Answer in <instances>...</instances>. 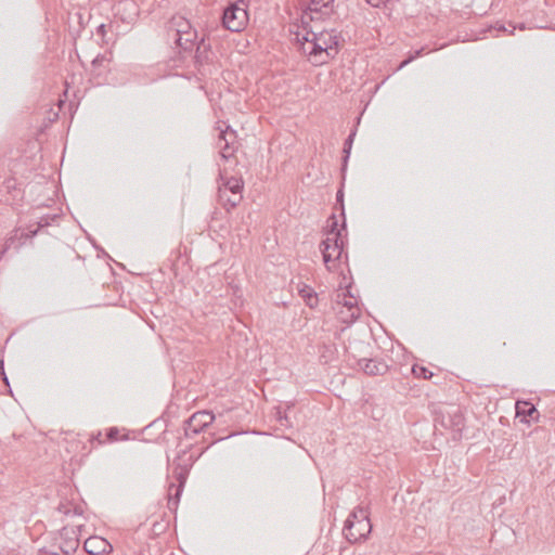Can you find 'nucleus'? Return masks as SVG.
Returning a JSON list of instances; mask_svg holds the SVG:
<instances>
[{"label":"nucleus","mask_w":555,"mask_h":555,"mask_svg":"<svg viewBox=\"0 0 555 555\" xmlns=\"http://www.w3.org/2000/svg\"><path fill=\"white\" fill-rule=\"evenodd\" d=\"M294 35L301 43L302 52L315 66L325 64L338 53L340 34L335 29L313 30L308 29V25H302L301 29L294 31Z\"/></svg>","instance_id":"obj_1"},{"label":"nucleus","mask_w":555,"mask_h":555,"mask_svg":"<svg viewBox=\"0 0 555 555\" xmlns=\"http://www.w3.org/2000/svg\"><path fill=\"white\" fill-rule=\"evenodd\" d=\"M14 243V238L10 237L7 242L2 250H0V258L7 253V250L11 247V245Z\"/></svg>","instance_id":"obj_27"},{"label":"nucleus","mask_w":555,"mask_h":555,"mask_svg":"<svg viewBox=\"0 0 555 555\" xmlns=\"http://www.w3.org/2000/svg\"><path fill=\"white\" fill-rule=\"evenodd\" d=\"M276 416H278V421L280 422V424H281L282 426H286V427L291 426V423H289V421H288V418H287V416H286V414H285V413H282V412L279 410V411L276 412Z\"/></svg>","instance_id":"obj_24"},{"label":"nucleus","mask_w":555,"mask_h":555,"mask_svg":"<svg viewBox=\"0 0 555 555\" xmlns=\"http://www.w3.org/2000/svg\"><path fill=\"white\" fill-rule=\"evenodd\" d=\"M371 5L378 7L383 0H366Z\"/></svg>","instance_id":"obj_29"},{"label":"nucleus","mask_w":555,"mask_h":555,"mask_svg":"<svg viewBox=\"0 0 555 555\" xmlns=\"http://www.w3.org/2000/svg\"><path fill=\"white\" fill-rule=\"evenodd\" d=\"M173 474H175V477L178 480L179 485L178 486H175L173 483L170 485L169 491H171V489H173V488L176 490L173 495L171 494V492H169L168 506L170 509L176 508L178 506L180 495L182 493L184 483L186 481L189 469L186 466L178 465L173 469Z\"/></svg>","instance_id":"obj_8"},{"label":"nucleus","mask_w":555,"mask_h":555,"mask_svg":"<svg viewBox=\"0 0 555 555\" xmlns=\"http://www.w3.org/2000/svg\"><path fill=\"white\" fill-rule=\"evenodd\" d=\"M330 221H331V223L328 224V228H330L328 235H332V237H335L336 233H339L341 235V230H338V228H337L338 222L334 215L330 218Z\"/></svg>","instance_id":"obj_22"},{"label":"nucleus","mask_w":555,"mask_h":555,"mask_svg":"<svg viewBox=\"0 0 555 555\" xmlns=\"http://www.w3.org/2000/svg\"><path fill=\"white\" fill-rule=\"evenodd\" d=\"M243 185L244 183L241 178L231 177L219 186V190H227L231 194L233 192L242 194Z\"/></svg>","instance_id":"obj_14"},{"label":"nucleus","mask_w":555,"mask_h":555,"mask_svg":"<svg viewBox=\"0 0 555 555\" xmlns=\"http://www.w3.org/2000/svg\"><path fill=\"white\" fill-rule=\"evenodd\" d=\"M356 132L357 130L353 129L350 134L348 135V138L346 139L345 143H344V165L347 164L348 162V158L350 156V152H351V147H352V143H353V140H354V137H356Z\"/></svg>","instance_id":"obj_19"},{"label":"nucleus","mask_w":555,"mask_h":555,"mask_svg":"<svg viewBox=\"0 0 555 555\" xmlns=\"http://www.w3.org/2000/svg\"><path fill=\"white\" fill-rule=\"evenodd\" d=\"M344 193L341 190H339L336 194V199L338 203H340L341 206V216L345 218V210H344V203H343ZM346 229V221H343L341 230Z\"/></svg>","instance_id":"obj_23"},{"label":"nucleus","mask_w":555,"mask_h":555,"mask_svg":"<svg viewBox=\"0 0 555 555\" xmlns=\"http://www.w3.org/2000/svg\"><path fill=\"white\" fill-rule=\"evenodd\" d=\"M196 39L197 33L195 30H191L185 34L177 35L175 41L183 51H192L194 46H196V51L198 52L201 44L196 42Z\"/></svg>","instance_id":"obj_11"},{"label":"nucleus","mask_w":555,"mask_h":555,"mask_svg":"<svg viewBox=\"0 0 555 555\" xmlns=\"http://www.w3.org/2000/svg\"><path fill=\"white\" fill-rule=\"evenodd\" d=\"M117 436H118V429L115 428V427H112L108 429L107 431V438L109 440H116L117 439Z\"/></svg>","instance_id":"obj_26"},{"label":"nucleus","mask_w":555,"mask_h":555,"mask_svg":"<svg viewBox=\"0 0 555 555\" xmlns=\"http://www.w3.org/2000/svg\"><path fill=\"white\" fill-rule=\"evenodd\" d=\"M320 250L323 255V261L326 268L334 270L344 251V243L340 238V234L336 233L335 237L328 236L326 240H323L320 244Z\"/></svg>","instance_id":"obj_5"},{"label":"nucleus","mask_w":555,"mask_h":555,"mask_svg":"<svg viewBox=\"0 0 555 555\" xmlns=\"http://www.w3.org/2000/svg\"><path fill=\"white\" fill-rule=\"evenodd\" d=\"M371 531L372 525L367 508L362 506L356 507L344 525L343 533L346 540L352 544L364 541Z\"/></svg>","instance_id":"obj_2"},{"label":"nucleus","mask_w":555,"mask_h":555,"mask_svg":"<svg viewBox=\"0 0 555 555\" xmlns=\"http://www.w3.org/2000/svg\"><path fill=\"white\" fill-rule=\"evenodd\" d=\"M413 373L416 375V376H423L425 379H429L431 376H433V373L430 371H428L426 367L424 366H417V365H414L413 366Z\"/></svg>","instance_id":"obj_21"},{"label":"nucleus","mask_w":555,"mask_h":555,"mask_svg":"<svg viewBox=\"0 0 555 555\" xmlns=\"http://www.w3.org/2000/svg\"><path fill=\"white\" fill-rule=\"evenodd\" d=\"M334 0H311L301 16L302 25H309V21L321 20L333 11Z\"/></svg>","instance_id":"obj_7"},{"label":"nucleus","mask_w":555,"mask_h":555,"mask_svg":"<svg viewBox=\"0 0 555 555\" xmlns=\"http://www.w3.org/2000/svg\"><path fill=\"white\" fill-rule=\"evenodd\" d=\"M59 218L57 215H47L39 218L37 221V228L35 230H29L27 236L34 237L38 231L42 228H46L51 224V222L55 221Z\"/></svg>","instance_id":"obj_18"},{"label":"nucleus","mask_w":555,"mask_h":555,"mask_svg":"<svg viewBox=\"0 0 555 555\" xmlns=\"http://www.w3.org/2000/svg\"><path fill=\"white\" fill-rule=\"evenodd\" d=\"M422 51H423V49H421V50H416V51H415V53H414V55H411L409 59L404 60V61L400 64L399 68H403L406 64H409V63H410L411 61H413L415 57L420 56V55L422 54Z\"/></svg>","instance_id":"obj_25"},{"label":"nucleus","mask_w":555,"mask_h":555,"mask_svg":"<svg viewBox=\"0 0 555 555\" xmlns=\"http://www.w3.org/2000/svg\"><path fill=\"white\" fill-rule=\"evenodd\" d=\"M243 198L241 193H229L227 190H218V199L220 205L228 211L236 207Z\"/></svg>","instance_id":"obj_12"},{"label":"nucleus","mask_w":555,"mask_h":555,"mask_svg":"<svg viewBox=\"0 0 555 555\" xmlns=\"http://www.w3.org/2000/svg\"><path fill=\"white\" fill-rule=\"evenodd\" d=\"M215 420V415L210 411H198L192 414L185 421V436L192 438L193 436L199 434L207 426H209Z\"/></svg>","instance_id":"obj_6"},{"label":"nucleus","mask_w":555,"mask_h":555,"mask_svg":"<svg viewBox=\"0 0 555 555\" xmlns=\"http://www.w3.org/2000/svg\"><path fill=\"white\" fill-rule=\"evenodd\" d=\"M358 365L365 374L372 376L383 375L388 371V365L377 359H360Z\"/></svg>","instance_id":"obj_10"},{"label":"nucleus","mask_w":555,"mask_h":555,"mask_svg":"<svg viewBox=\"0 0 555 555\" xmlns=\"http://www.w3.org/2000/svg\"><path fill=\"white\" fill-rule=\"evenodd\" d=\"M435 425L452 430L454 439L461 437L464 428V415L461 408L451 404L440 409L435 417Z\"/></svg>","instance_id":"obj_4"},{"label":"nucleus","mask_w":555,"mask_h":555,"mask_svg":"<svg viewBox=\"0 0 555 555\" xmlns=\"http://www.w3.org/2000/svg\"><path fill=\"white\" fill-rule=\"evenodd\" d=\"M79 545V541L77 539H72L66 542L65 545H60V552H41L39 555H72L73 552L77 550Z\"/></svg>","instance_id":"obj_15"},{"label":"nucleus","mask_w":555,"mask_h":555,"mask_svg":"<svg viewBox=\"0 0 555 555\" xmlns=\"http://www.w3.org/2000/svg\"><path fill=\"white\" fill-rule=\"evenodd\" d=\"M299 294L301 298L305 300L306 305L310 308H314L318 305V295L309 286H304Z\"/></svg>","instance_id":"obj_17"},{"label":"nucleus","mask_w":555,"mask_h":555,"mask_svg":"<svg viewBox=\"0 0 555 555\" xmlns=\"http://www.w3.org/2000/svg\"><path fill=\"white\" fill-rule=\"evenodd\" d=\"M235 138L234 131H229V128L225 131H221L219 135V146L220 154L224 159H229L234 150L230 146V140Z\"/></svg>","instance_id":"obj_13"},{"label":"nucleus","mask_w":555,"mask_h":555,"mask_svg":"<svg viewBox=\"0 0 555 555\" xmlns=\"http://www.w3.org/2000/svg\"><path fill=\"white\" fill-rule=\"evenodd\" d=\"M104 27H105V26H104L103 24H102V25H100V26H99V31H103Z\"/></svg>","instance_id":"obj_30"},{"label":"nucleus","mask_w":555,"mask_h":555,"mask_svg":"<svg viewBox=\"0 0 555 555\" xmlns=\"http://www.w3.org/2000/svg\"><path fill=\"white\" fill-rule=\"evenodd\" d=\"M83 548L90 555H105L113 551L111 543L98 535L88 538L83 543Z\"/></svg>","instance_id":"obj_9"},{"label":"nucleus","mask_w":555,"mask_h":555,"mask_svg":"<svg viewBox=\"0 0 555 555\" xmlns=\"http://www.w3.org/2000/svg\"><path fill=\"white\" fill-rule=\"evenodd\" d=\"M356 304H357L356 300L350 299V300H346L344 305L346 307H348L350 310H352L356 308Z\"/></svg>","instance_id":"obj_28"},{"label":"nucleus","mask_w":555,"mask_h":555,"mask_svg":"<svg viewBox=\"0 0 555 555\" xmlns=\"http://www.w3.org/2000/svg\"><path fill=\"white\" fill-rule=\"evenodd\" d=\"M517 416L533 417V414H538L535 406L527 401H517L516 403Z\"/></svg>","instance_id":"obj_16"},{"label":"nucleus","mask_w":555,"mask_h":555,"mask_svg":"<svg viewBox=\"0 0 555 555\" xmlns=\"http://www.w3.org/2000/svg\"><path fill=\"white\" fill-rule=\"evenodd\" d=\"M248 3L246 0L230 2L223 10L222 24L230 31L238 33L248 24Z\"/></svg>","instance_id":"obj_3"},{"label":"nucleus","mask_w":555,"mask_h":555,"mask_svg":"<svg viewBox=\"0 0 555 555\" xmlns=\"http://www.w3.org/2000/svg\"><path fill=\"white\" fill-rule=\"evenodd\" d=\"M176 25L178 27L176 30V36L192 30L190 23L184 18H180L179 22H176Z\"/></svg>","instance_id":"obj_20"}]
</instances>
